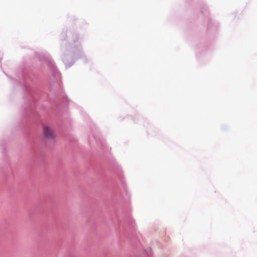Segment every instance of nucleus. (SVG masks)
I'll return each mask as SVG.
<instances>
[{"instance_id": "f257e3e1", "label": "nucleus", "mask_w": 257, "mask_h": 257, "mask_svg": "<svg viewBox=\"0 0 257 257\" xmlns=\"http://www.w3.org/2000/svg\"><path fill=\"white\" fill-rule=\"evenodd\" d=\"M61 38L63 40V45H66L68 42L69 45H71L72 43L76 42L78 39L77 34L72 31H63L61 34Z\"/></svg>"}, {"instance_id": "f03ea898", "label": "nucleus", "mask_w": 257, "mask_h": 257, "mask_svg": "<svg viewBox=\"0 0 257 257\" xmlns=\"http://www.w3.org/2000/svg\"><path fill=\"white\" fill-rule=\"evenodd\" d=\"M44 59L47 61L51 66V72L54 76L56 77V78H59L60 77V74L59 71L57 70L56 66L53 63L52 60L50 56L48 53L44 54Z\"/></svg>"}, {"instance_id": "7ed1b4c3", "label": "nucleus", "mask_w": 257, "mask_h": 257, "mask_svg": "<svg viewBox=\"0 0 257 257\" xmlns=\"http://www.w3.org/2000/svg\"><path fill=\"white\" fill-rule=\"evenodd\" d=\"M43 134L44 139L48 141L53 142L54 140V136L49 128L46 126L43 127Z\"/></svg>"}, {"instance_id": "20e7f679", "label": "nucleus", "mask_w": 257, "mask_h": 257, "mask_svg": "<svg viewBox=\"0 0 257 257\" xmlns=\"http://www.w3.org/2000/svg\"><path fill=\"white\" fill-rule=\"evenodd\" d=\"M62 60H63L64 64L65 65L66 69L69 68V67H70L73 64V63L72 62H68L67 60H66V58L65 57H63L62 58Z\"/></svg>"}, {"instance_id": "39448f33", "label": "nucleus", "mask_w": 257, "mask_h": 257, "mask_svg": "<svg viewBox=\"0 0 257 257\" xmlns=\"http://www.w3.org/2000/svg\"><path fill=\"white\" fill-rule=\"evenodd\" d=\"M129 226L131 229L135 228V222L133 220L131 221Z\"/></svg>"}, {"instance_id": "423d86ee", "label": "nucleus", "mask_w": 257, "mask_h": 257, "mask_svg": "<svg viewBox=\"0 0 257 257\" xmlns=\"http://www.w3.org/2000/svg\"><path fill=\"white\" fill-rule=\"evenodd\" d=\"M70 257H76V256L75 255H71V256H70Z\"/></svg>"}, {"instance_id": "0eeeda50", "label": "nucleus", "mask_w": 257, "mask_h": 257, "mask_svg": "<svg viewBox=\"0 0 257 257\" xmlns=\"http://www.w3.org/2000/svg\"><path fill=\"white\" fill-rule=\"evenodd\" d=\"M40 60H42L43 59L42 58H40Z\"/></svg>"}]
</instances>
